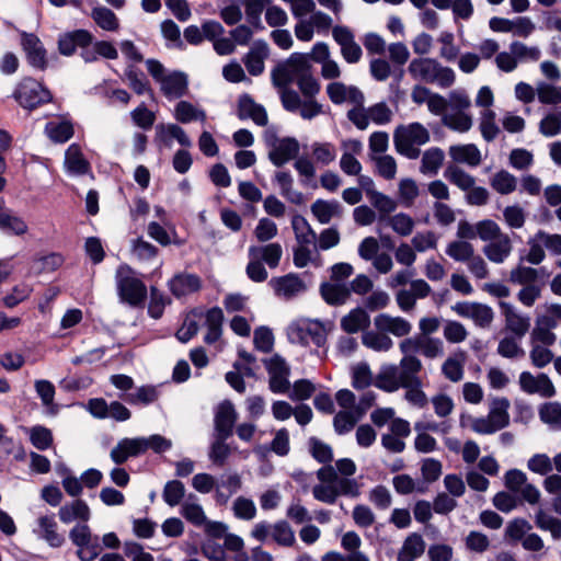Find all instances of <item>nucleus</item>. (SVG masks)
I'll return each instance as SVG.
<instances>
[{"instance_id": "5701e85b", "label": "nucleus", "mask_w": 561, "mask_h": 561, "mask_svg": "<svg viewBox=\"0 0 561 561\" xmlns=\"http://www.w3.org/2000/svg\"><path fill=\"white\" fill-rule=\"evenodd\" d=\"M250 259H257L270 268H276L283 256V248L277 242L267 243L265 245H251L248 251Z\"/></svg>"}, {"instance_id": "1a4fd4ad", "label": "nucleus", "mask_w": 561, "mask_h": 561, "mask_svg": "<svg viewBox=\"0 0 561 561\" xmlns=\"http://www.w3.org/2000/svg\"><path fill=\"white\" fill-rule=\"evenodd\" d=\"M289 337L301 344H308L310 340L314 345L322 346L327 341V333L324 327L316 320L304 323L302 325H290Z\"/></svg>"}, {"instance_id": "e2e57ef3", "label": "nucleus", "mask_w": 561, "mask_h": 561, "mask_svg": "<svg viewBox=\"0 0 561 561\" xmlns=\"http://www.w3.org/2000/svg\"><path fill=\"white\" fill-rule=\"evenodd\" d=\"M309 447L311 456L319 463H330L333 460V451L331 446L318 439L317 437L309 438Z\"/></svg>"}, {"instance_id": "3c124183", "label": "nucleus", "mask_w": 561, "mask_h": 561, "mask_svg": "<svg viewBox=\"0 0 561 561\" xmlns=\"http://www.w3.org/2000/svg\"><path fill=\"white\" fill-rule=\"evenodd\" d=\"M262 450H272L280 457L287 456L290 450L288 431L286 428L278 430L268 447L259 446L256 448V453H261Z\"/></svg>"}, {"instance_id": "338daca9", "label": "nucleus", "mask_w": 561, "mask_h": 561, "mask_svg": "<svg viewBox=\"0 0 561 561\" xmlns=\"http://www.w3.org/2000/svg\"><path fill=\"white\" fill-rule=\"evenodd\" d=\"M537 96L542 104L561 103V87H554L546 82H540L537 88Z\"/></svg>"}, {"instance_id": "6e6d98bb", "label": "nucleus", "mask_w": 561, "mask_h": 561, "mask_svg": "<svg viewBox=\"0 0 561 561\" xmlns=\"http://www.w3.org/2000/svg\"><path fill=\"white\" fill-rule=\"evenodd\" d=\"M385 219L392 230L402 237L410 236L415 226L413 218L404 213H399Z\"/></svg>"}, {"instance_id": "4be33fe9", "label": "nucleus", "mask_w": 561, "mask_h": 561, "mask_svg": "<svg viewBox=\"0 0 561 561\" xmlns=\"http://www.w3.org/2000/svg\"><path fill=\"white\" fill-rule=\"evenodd\" d=\"M58 517L64 524H71L76 520L88 523L91 518V510L85 501L77 499L60 506Z\"/></svg>"}, {"instance_id": "09e8293b", "label": "nucleus", "mask_w": 561, "mask_h": 561, "mask_svg": "<svg viewBox=\"0 0 561 561\" xmlns=\"http://www.w3.org/2000/svg\"><path fill=\"white\" fill-rule=\"evenodd\" d=\"M444 152L439 148H431L423 153L421 172L423 174L435 175L443 164Z\"/></svg>"}, {"instance_id": "603ef678", "label": "nucleus", "mask_w": 561, "mask_h": 561, "mask_svg": "<svg viewBox=\"0 0 561 561\" xmlns=\"http://www.w3.org/2000/svg\"><path fill=\"white\" fill-rule=\"evenodd\" d=\"M535 523L539 529L550 531L553 539H561V519L548 515L540 508L536 513Z\"/></svg>"}, {"instance_id": "7ed1b4c3", "label": "nucleus", "mask_w": 561, "mask_h": 561, "mask_svg": "<svg viewBox=\"0 0 561 561\" xmlns=\"http://www.w3.org/2000/svg\"><path fill=\"white\" fill-rule=\"evenodd\" d=\"M117 293L121 300L129 306L137 307L147 298L145 283L136 276L135 271L127 264L117 267L115 274Z\"/></svg>"}, {"instance_id": "37998d69", "label": "nucleus", "mask_w": 561, "mask_h": 561, "mask_svg": "<svg viewBox=\"0 0 561 561\" xmlns=\"http://www.w3.org/2000/svg\"><path fill=\"white\" fill-rule=\"evenodd\" d=\"M228 438L229 437L214 436L208 457L210 461L217 467H224L227 459L231 455V448L227 444Z\"/></svg>"}, {"instance_id": "2f4dec72", "label": "nucleus", "mask_w": 561, "mask_h": 561, "mask_svg": "<svg viewBox=\"0 0 561 561\" xmlns=\"http://www.w3.org/2000/svg\"><path fill=\"white\" fill-rule=\"evenodd\" d=\"M370 324V318L363 308H355L341 319V328L348 334L365 330Z\"/></svg>"}, {"instance_id": "a211bd4d", "label": "nucleus", "mask_w": 561, "mask_h": 561, "mask_svg": "<svg viewBox=\"0 0 561 561\" xmlns=\"http://www.w3.org/2000/svg\"><path fill=\"white\" fill-rule=\"evenodd\" d=\"M168 287L176 298L191 295L202 288V279L196 274L178 273L169 282Z\"/></svg>"}, {"instance_id": "20e7f679", "label": "nucleus", "mask_w": 561, "mask_h": 561, "mask_svg": "<svg viewBox=\"0 0 561 561\" xmlns=\"http://www.w3.org/2000/svg\"><path fill=\"white\" fill-rule=\"evenodd\" d=\"M311 70L309 55L291 54L286 60L278 62L271 72L272 83L276 88L288 87Z\"/></svg>"}, {"instance_id": "774afa93", "label": "nucleus", "mask_w": 561, "mask_h": 561, "mask_svg": "<svg viewBox=\"0 0 561 561\" xmlns=\"http://www.w3.org/2000/svg\"><path fill=\"white\" fill-rule=\"evenodd\" d=\"M312 153L317 162L328 165L336 158V149L331 142H313Z\"/></svg>"}, {"instance_id": "f257e3e1", "label": "nucleus", "mask_w": 561, "mask_h": 561, "mask_svg": "<svg viewBox=\"0 0 561 561\" xmlns=\"http://www.w3.org/2000/svg\"><path fill=\"white\" fill-rule=\"evenodd\" d=\"M408 72L420 83L435 84L442 89L450 88L456 80L455 71L443 66L437 59L419 57L410 61Z\"/></svg>"}, {"instance_id": "a878e982", "label": "nucleus", "mask_w": 561, "mask_h": 561, "mask_svg": "<svg viewBox=\"0 0 561 561\" xmlns=\"http://www.w3.org/2000/svg\"><path fill=\"white\" fill-rule=\"evenodd\" d=\"M174 138L183 147H191L192 141L185 130L176 124H160L156 127V141L171 147V139Z\"/></svg>"}, {"instance_id": "6ab92c4d", "label": "nucleus", "mask_w": 561, "mask_h": 561, "mask_svg": "<svg viewBox=\"0 0 561 561\" xmlns=\"http://www.w3.org/2000/svg\"><path fill=\"white\" fill-rule=\"evenodd\" d=\"M22 46L26 53L28 64L39 70L47 66L46 50L41 39L31 33H22Z\"/></svg>"}, {"instance_id": "c756f323", "label": "nucleus", "mask_w": 561, "mask_h": 561, "mask_svg": "<svg viewBox=\"0 0 561 561\" xmlns=\"http://www.w3.org/2000/svg\"><path fill=\"white\" fill-rule=\"evenodd\" d=\"M426 543L416 533L409 535L398 553V561H415L425 552Z\"/></svg>"}, {"instance_id": "cd10ccee", "label": "nucleus", "mask_w": 561, "mask_h": 561, "mask_svg": "<svg viewBox=\"0 0 561 561\" xmlns=\"http://www.w3.org/2000/svg\"><path fill=\"white\" fill-rule=\"evenodd\" d=\"M512 250V241L510 237L504 233L484 245L483 253L491 262L500 264L510 256Z\"/></svg>"}, {"instance_id": "b1692460", "label": "nucleus", "mask_w": 561, "mask_h": 561, "mask_svg": "<svg viewBox=\"0 0 561 561\" xmlns=\"http://www.w3.org/2000/svg\"><path fill=\"white\" fill-rule=\"evenodd\" d=\"M92 41L93 36L89 31L77 30L60 36L58 49L61 55L71 56L76 51L77 46L84 48L92 44Z\"/></svg>"}, {"instance_id": "c9c22d12", "label": "nucleus", "mask_w": 561, "mask_h": 561, "mask_svg": "<svg viewBox=\"0 0 561 561\" xmlns=\"http://www.w3.org/2000/svg\"><path fill=\"white\" fill-rule=\"evenodd\" d=\"M539 419L550 428L561 432V403L558 401L545 402L538 410Z\"/></svg>"}, {"instance_id": "72a5a7b5", "label": "nucleus", "mask_w": 561, "mask_h": 561, "mask_svg": "<svg viewBox=\"0 0 561 561\" xmlns=\"http://www.w3.org/2000/svg\"><path fill=\"white\" fill-rule=\"evenodd\" d=\"M196 500V495L191 493L187 500L182 503L180 512L188 523L196 527H202L206 524L207 517L202 505L195 502Z\"/></svg>"}, {"instance_id": "412c9836", "label": "nucleus", "mask_w": 561, "mask_h": 561, "mask_svg": "<svg viewBox=\"0 0 561 561\" xmlns=\"http://www.w3.org/2000/svg\"><path fill=\"white\" fill-rule=\"evenodd\" d=\"M238 117L240 119L251 118L259 126H266L268 117L263 105L255 103L249 94H243L238 101Z\"/></svg>"}, {"instance_id": "680f3d73", "label": "nucleus", "mask_w": 561, "mask_h": 561, "mask_svg": "<svg viewBox=\"0 0 561 561\" xmlns=\"http://www.w3.org/2000/svg\"><path fill=\"white\" fill-rule=\"evenodd\" d=\"M30 440L38 450H46L53 444V434L47 427L36 425L30 430Z\"/></svg>"}, {"instance_id": "e433bc0d", "label": "nucleus", "mask_w": 561, "mask_h": 561, "mask_svg": "<svg viewBox=\"0 0 561 561\" xmlns=\"http://www.w3.org/2000/svg\"><path fill=\"white\" fill-rule=\"evenodd\" d=\"M444 176L451 184L465 192H468L476 184L474 176L456 164H449L444 171Z\"/></svg>"}, {"instance_id": "79ce46f5", "label": "nucleus", "mask_w": 561, "mask_h": 561, "mask_svg": "<svg viewBox=\"0 0 561 561\" xmlns=\"http://www.w3.org/2000/svg\"><path fill=\"white\" fill-rule=\"evenodd\" d=\"M363 344L376 352H387L393 346V341L380 331H365L362 335Z\"/></svg>"}, {"instance_id": "a19ab883", "label": "nucleus", "mask_w": 561, "mask_h": 561, "mask_svg": "<svg viewBox=\"0 0 561 561\" xmlns=\"http://www.w3.org/2000/svg\"><path fill=\"white\" fill-rule=\"evenodd\" d=\"M0 230L14 236H22L27 231L26 222L12 211H0Z\"/></svg>"}, {"instance_id": "864d4df0", "label": "nucleus", "mask_w": 561, "mask_h": 561, "mask_svg": "<svg viewBox=\"0 0 561 561\" xmlns=\"http://www.w3.org/2000/svg\"><path fill=\"white\" fill-rule=\"evenodd\" d=\"M446 254L456 262H468L474 254V248L471 243L463 240L453 241L446 248Z\"/></svg>"}, {"instance_id": "f3484780", "label": "nucleus", "mask_w": 561, "mask_h": 561, "mask_svg": "<svg viewBox=\"0 0 561 561\" xmlns=\"http://www.w3.org/2000/svg\"><path fill=\"white\" fill-rule=\"evenodd\" d=\"M270 286L274 289L277 296L290 299L306 290L304 280L294 273L280 277H273L270 280Z\"/></svg>"}, {"instance_id": "de8ad7c7", "label": "nucleus", "mask_w": 561, "mask_h": 561, "mask_svg": "<svg viewBox=\"0 0 561 561\" xmlns=\"http://www.w3.org/2000/svg\"><path fill=\"white\" fill-rule=\"evenodd\" d=\"M493 190L502 195L513 193L517 186V179L506 170L496 172L490 182Z\"/></svg>"}, {"instance_id": "2eb2a0df", "label": "nucleus", "mask_w": 561, "mask_h": 561, "mask_svg": "<svg viewBox=\"0 0 561 561\" xmlns=\"http://www.w3.org/2000/svg\"><path fill=\"white\" fill-rule=\"evenodd\" d=\"M159 84L168 100L181 99L188 92V77L183 71L174 70L168 73Z\"/></svg>"}, {"instance_id": "aec40b11", "label": "nucleus", "mask_w": 561, "mask_h": 561, "mask_svg": "<svg viewBox=\"0 0 561 561\" xmlns=\"http://www.w3.org/2000/svg\"><path fill=\"white\" fill-rule=\"evenodd\" d=\"M268 45L264 41L255 42L243 57V64L251 76L257 77L264 72V61L268 57Z\"/></svg>"}, {"instance_id": "052dcab7", "label": "nucleus", "mask_w": 561, "mask_h": 561, "mask_svg": "<svg viewBox=\"0 0 561 561\" xmlns=\"http://www.w3.org/2000/svg\"><path fill=\"white\" fill-rule=\"evenodd\" d=\"M272 537L284 547H291L295 543V533L286 520H279L273 525Z\"/></svg>"}, {"instance_id": "4d7b16f0", "label": "nucleus", "mask_w": 561, "mask_h": 561, "mask_svg": "<svg viewBox=\"0 0 561 561\" xmlns=\"http://www.w3.org/2000/svg\"><path fill=\"white\" fill-rule=\"evenodd\" d=\"M481 135L488 142L493 141L499 133L500 128L495 123V113L491 110H485L481 114L480 125Z\"/></svg>"}, {"instance_id": "4468645a", "label": "nucleus", "mask_w": 561, "mask_h": 561, "mask_svg": "<svg viewBox=\"0 0 561 561\" xmlns=\"http://www.w3.org/2000/svg\"><path fill=\"white\" fill-rule=\"evenodd\" d=\"M501 311L505 318V329L517 339H523L530 328V318L516 311L510 302L500 301Z\"/></svg>"}, {"instance_id": "6e6552de", "label": "nucleus", "mask_w": 561, "mask_h": 561, "mask_svg": "<svg viewBox=\"0 0 561 561\" xmlns=\"http://www.w3.org/2000/svg\"><path fill=\"white\" fill-rule=\"evenodd\" d=\"M238 420V412L233 403L224 400L217 407L214 416V436L231 437Z\"/></svg>"}, {"instance_id": "f704fd0d", "label": "nucleus", "mask_w": 561, "mask_h": 561, "mask_svg": "<svg viewBox=\"0 0 561 561\" xmlns=\"http://www.w3.org/2000/svg\"><path fill=\"white\" fill-rule=\"evenodd\" d=\"M311 213L320 224H329L334 216L341 215V205L337 201L317 199L311 205Z\"/></svg>"}, {"instance_id": "8fccbe9b", "label": "nucleus", "mask_w": 561, "mask_h": 561, "mask_svg": "<svg viewBox=\"0 0 561 561\" xmlns=\"http://www.w3.org/2000/svg\"><path fill=\"white\" fill-rule=\"evenodd\" d=\"M291 226L298 243L310 244L314 242L317 238L316 232L312 230L308 221L302 216H294L291 220Z\"/></svg>"}, {"instance_id": "13d9d810", "label": "nucleus", "mask_w": 561, "mask_h": 561, "mask_svg": "<svg viewBox=\"0 0 561 561\" xmlns=\"http://www.w3.org/2000/svg\"><path fill=\"white\" fill-rule=\"evenodd\" d=\"M522 339H517L515 335H507L503 337L497 345V353L504 358H516L524 356L525 352L520 347L519 342Z\"/></svg>"}, {"instance_id": "ea45409f", "label": "nucleus", "mask_w": 561, "mask_h": 561, "mask_svg": "<svg viewBox=\"0 0 561 561\" xmlns=\"http://www.w3.org/2000/svg\"><path fill=\"white\" fill-rule=\"evenodd\" d=\"M444 126L458 133H466L471 129L472 116L466 112H450L442 117Z\"/></svg>"}, {"instance_id": "423d86ee", "label": "nucleus", "mask_w": 561, "mask_h": 561, "mask_svg": "<svg viewBox=\"0 0 561 561\" xmlns=\"http://www.w3.org/2000/svg\"><path fill=\"white\" fill-rule=\"evenodd\" d=\"M268 374V388L273 393H286L290 389V368L286 360L275 354L270 359H264Z\"/></svg>"}, {"instance_id": "9d476101", "label": "nucleus", "mask_w": 561, "mask_h": 561, "mask_svg": "<svg viewBox=\"0 0 561 561\" xmlns=\"http://www.w3.org/2000/svg\"><path fill=\"white\" fill-rule=\"evenodd\" d=\"M520 389L527 394L538 393L542 398H552L556 396V388L546 374H539L535 377L529 371H523L518 380Z\"/></svg>"}, {"instance_id": "0eeeda50", "label": "nucleus", "mask_w": 561, "mask_h": 561, "mask_svg": "<svg viewBox=\"0 0 561 561\" xmlns=\"http://www.w3.org/2000/svg\"><path fill=\"white\" fill-rule=\"evenodd\" d=\"M332 36L341 47V54L348 64H356L360 60L363 51L355 42V36L351 28L343 25H336L332 28Z\"/></svg>"}, {"instance_id": "a18cd8bd", "label": "nucleus", "mask_w": 561, "mask_h": 561, "mask_svg": "<svg viewBox=\"0 0 561 561\" xmlns=\"http://www.w3.org/2000/svg\"><path fill=\"white\" fill-rule=\"evenodd\" d=\"M275 178L278 185L280 186V192L284 197H286L290 203L296 205H300L304 203V194L293 188L294 180L290 173L277 172Z\"/></svg>"}, {"instance_id": "58836bf2", "label": "nucleus", "mask_w": 561, "mask_h": 561, "mask_svg": "<svg viewBox=\"0 0 561 561\" xmlns=\"http://www.w3.org/2000/svg\"><path fill=\"white\" fill-rule=\"evenodd\" d=\"M511 403L506 398H495L492 400L488 416L500 430L510 424L508 409Z\"/></svg>"}, {"instance_id": "dca6fc26", "label": "nucleus", "mask_w": 561, "mask_h": 561, "mask_svg": "<svg viewBox=\"0 0 561 561\" xmlns=\"http://www.w3.org/2000/svg\"><path fill=\"white\" fill-rule=\"evenodd\" d=\"M374 325L376 330L402 337L410 334L412 324L402 317H393L389 313H379L374 318Z\"/></svg>"}, {"instance_id": "c85d7f7f", "label": "nucleus", "mask_w": 561, "mask_h": 561, "mask_svg": "<svg viewBox=\"0 0 561 561\" xmlns=\"http://www.w3.org/2000/svg\"><path fill=\"white\" fill-rule=\"evenodd\" d=\"M421 369L422 363L416 356L402 357L399 363L400 383L402 388L422 381L419 377Z\"/></svg>"}, {"instance_id": "49530a36", "label": "nucleus", "mask_w": 561, "mask_h": 561, "mask_svg": "<svg viewBox=\"0 0 561 561\" xmlns=\"http://www.w3.org/2000/svg\"><path fill=\"white\" fill-rule=\"evenodd\" d=\"M45 130L54 142L59 144L68 141L73 136V126L69 121L49 122L46 124Z\"/></svg>"}, {"instance_id": "f03ea898", "label": "nucleus", "mask_w": 561, "mask_h": 561, "mask_svg": "<svg viewBox=\"0 0 561 561\" xmlns=\"http://www.w3.org/2000/svg\"><path fill=\"white\" fill-rule=\"evenodd\" d=\"M430 141V133L421 123L399 125L393 133L394 148L398 153L408 159H417L420 146Z\"/></svg>"}, {"instance_id": "4c0bfd02", "label": "nucleus", "mask_w": 561, "mask_h": 561, "mask_svg": "<svg viewBox=\"0 0 561 561\" xmlns=\"http://www.w3.org/2000/svg\"><path fill=\"white\" fill-rule=\"evenodd\" d=\"M158 398L159 391L154 386H141L136 391L122 396V399L131 405H149L156 402Z\"/></svg>"}, {"instance_id": "5fc2aeb1", "label": "nucleus", "mask_w": 561, "mask_h": 561, "mask_svg": "<svg viewBox=\"0 0 561 561\" xmlns=\"http://www.w3.org/2000/svg\"><path fill=\"white\" fill-rule=\"evenodd\" d=\"M185 496V486L180 480H171L164 484L162 497L164 502L174 507L179 505Z\"/></svg>"}, {"instance_id": "ddd939ff", "label": "nucleus", "mask_w": 561, "mask_h": 561, "mask_svg": "<svg viewBox=\"0 0 561 561\" xmlns=\"http://www.w3.org/2000/svg\"><path fill=\"white\" fill-rule=\"evenodd\" d=\"M453 310L460 317L472 319L481 328H488L494 318L492 308L479 302H457Z\"/></svg>"}, {"instance_id": "bb28decb", "label": "nucleus", "mask_w": 561, "mask_h": 561, "mask_svg": "<svg viewBox=\"0 0 561 561\" xmlns=\"http://www.w3.org/2000/svg\"><path fill=\"white\" fill-rule=\"evenodd\" d=\"M320 295L330 306H342L351 297V289L344 283L324 282L320 286Z\"/></svg>"}, {"instance_id": "39448f33", "label": "nucleus", "mask_w": 561, "mask_h": 561, "mask_svg": "<svg viewBox=\"0 0 561 561\" xmlns=\"http://www.w3.org/2000/svg\"><path fill=\"white\" fill-rule=\"evenodd\" d=\"M13 95L18 103L26 110H34L49 103L53 99L50 91L33 78L22 79Z\"/></svg>"}, {"instance_id": "0e129e2a", "label": "nucleus", "mask_w": 561, "mask_h": 561, "mask_svg": "<svg viewBox=\"0 0 561 561\" xmlns=\"http://www.w3.org/2000/svg\"><path fill=\"white\" fill-rule=\"evenodd\" d=\"M419 194V186L413 179L405 178L400 181L399 196L405 207L412 206Z\"/></svg>"}, {"instance_id": "69168bd1", "label": "nucleus", "mask_w": 561, "mask_h": 561, "mask_svg": "<svg viewBox=\"0 0 561 561\" xmlns=\"http://www.w3.org/2000/svg\"><path fill=\"white\" fill-rule=\"evenodd\" d=\"M539 131L545 137H553L561 133V112L549 113L539 123Z\"/></svg>"}, {"instance_id": "c03bdc74", "label": "nucleus", "mask_w": 561, "mask_h": 561, "mask_svg": "<svg viewBox=\"0 0 561 561\" xmlns=\"http://www.w3.org/2000/svg\"><path fill=\"white\" fill-rule=\"evenodd\" d=\"M93 21L104 31L114 32L119 27L116 14L106 7H96L91 12Z\"/></svg>"}, {"instance_id": "7c9ffc66", "label": "nucleus", "mask_w": 561, "mask_h": 561, "mask_svg": "<svg viewBox=\"0 0 561 561\" xmlns=\"http://www.w3.org/2000/svg\"><path fill=\"white\" fill-rule=\"evenodd\" d=\"M449 156L455 162L477 167L481 163V152L474 144L455 145L449 148Z\"/></svg>"}, {"instance_id": "f8f14e48", "label": "nucleus", "mask_w": 561, "mask_h": 561, "mask_svg": "<svg viewBox=\"0 0 561 561\" xmlns=\"http://www.w3.org/2000/svg\"><path fill=\"white\" fill-rule=\"evenodd\" d=\"M299 153V142L296 138L285 137L278 139L273 134V147L268 152V159L275 167H283L289 160L296 158Z\"/></svg>"}, {"instance_id": "bf43d9fd", "label": "nucleus", "mask_w": 561, "mask_h": 561, "mask_svg": "<svg viewBox=\"0 0 561 561\" xmlns=\"http://www.w3.org/2000/svg\"><path fill=\"white\" fill-rule=\"evenodd\" d=\"M540 271L534 267L518 265L510 273V280L519 285H534L539 278Z\"/></svg>"}, {"instance_id": "473e14b6", "label": "nucleus", "mask_w": 561, "mask_h": 561, "mask_svg": "<svg viewBox=\"0 0 561 561\" xmlns=\"http://www.w3.org/2000/svg\"><path fill=\"white\" fill-rule=\"evenodd\" d=\"M65 164L69 172L84 175L90 171V163L84 159L78 145L72 144L65 153Z\"/></svg>"}, {"instance_id": "9b49d317", "label": "nucleus", "mask_w": 561, "mask_h": 561, "mask_svg": "<svg viewBox=\"0 0 561 561\" xmlns=\"http://www.w3.org/2000/svg\"><path fill=\"white\" fill-rule=\"evenodd\" d=\"M146 453V445L144 437H125L117 442L112 448L110 457L112 461L121 466L131 457H139Z\"/></svg>"}, {"instance_id": "393cba45", "label": "nucleus", "mask_w": 561, "mask_h": 561, "mask_svg": "<svg viewBox=\"0 0 561 561\" xmlns=\"http://www.w3.org/2000/svg\"><path fill=\"white\" fill-rule=\"evenodd\" d=\"M38 537L47 542L51 548L61 547L66 539L62 534L58 533V525L54 515L41 516L37 519Z\"/></svg>"}]
</instances>
